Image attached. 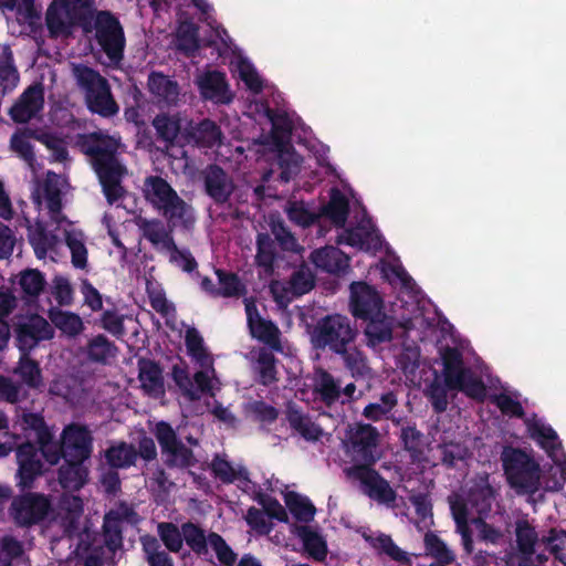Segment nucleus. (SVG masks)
Returning a JSON list of instances; mask_svg holds the SVG:
<instances>
[{"label":"nucleus","instance_id":"nucleus-1","mask_svg":"<svg viewBox=\"0 0 566 566\" xmlns=\"http://www.w3.org/2000/svg\"><path fill=\"white\" fill-rule=\"evenodd\" d=\"M75 145L90 158L106 201L114 205L120 200L126 193L122 181L127 175V168L118 157L119 139L97 130L77 134Z\"/></svg>","mask_w":566,"mask_h":566},{"label":"nucleus","instance_id":"nucleus-2","mask_svg":"<svg viewBox=\"0 0 566 566\" xmlns=\"http://www.w3.org/2000/svg\"><path fill=\"white\" fill-rule=\"evenodd\" d=\"M143 191L145 200L165 219V230H169L170 234L177 228L189 230L193 227V208L166 179L160 176H148L144 181Z\"/></svg>","mask_w":566,"mask_h":566},{"label":"nucleus","instance_id":"nucleus-3","mask_svg":"<svg viewBox=\"0 0 566 566\" xmlns=\"http://www.w3.org/2000/svg\"><path fill=\"white\" fill-rule=\"evenodd\" d=\"M86 23L82 31L85 34L95 31V40L111 64L118 65L124 59L126 38L118 18L108 10L96 11L90 4Z\"/></svg>","mask_w":566,"mask_h":566},{"label":"nucleus","instance_id":"nucleus-4","mask_svg":"<svg viewBox=\"0 0 566 566\" xmlns=\"http://www.w3.org/2000/svg\"><path fill=\"white\" fill-rule=\"evenodd\" d=\"M73 76L83 92L85 105L92 114L109 118L119 112L107 78L98 71L85 64H75Z\"/></svg>","mask_w":566,"mask_h":566},{"label":"nucleus","instance_id":"nucleus-5","mask_svg":"<svg viewBox=\"0 0 566 566\" xmlns=\"http://www.w3.org/2000/svg\"><path fill=\"white\" fill-rule=\"evenodd\" d=\"M358 329L352 319L342 314H328L313 326L310 338L312 347L336 355L343 348L355 343Z\"/></svg>","mask_w":566,"mask_h":566},{"label":"nucleus","instance_id":"nucleus-6","mask_svg":"<svg viewBox=\"0 0 566 566\" xmlns=\"http://www.w3.org/2000/svg\"><path fill=\"white\" fill-rule=\"evenodd\" d=\"M502 467L511 488L520 494L534 495L541 488V467L520 448L505 447L501 454Z\"/></svg>","mask_w":566,"mask_h":566},{"label":"nucleus","instance_id":"nucleus-7","mask_svg":"<svg viewBox=\"0 0 566 566\" xmlns=\"http://www.w3.org/2000/svg\"><path fill=\"white\" fill-rule=\"evenodd\" d=\"M440 354L447 388L461 391L469 398L483 401L486 396V387L471 368L464 366L463 355L460 349L447 346Z\"/></svg>","mask_w":566,"mask_h":566},{"label":"nucleus","instance_id":"nucleus-8","mask_svg":"<svg viewBox=\"0 0 566 566\" xmlns=\"http://www.w3.org/2000/svg\"><path fill=\"white\" fill-rule=\"evenodd\" d=\"M136 224L143 235L158 252L170 253V262L181 261L180 266L185 272H192L197 268V261L188 251L178 249L174 234L165 230L164 221L157 218H138Z\"/></svg>","mask_w":566,"mask_h":566},{"label":"nucleus","instance_id":"nucleus-9","mask_svg":"<svg viewBox=\"0 0 566 566\" xmlns=\"http://www.w3.org/2000/svg\"><path fill=\"white\" fill-rule=\"evenodd\" d=\"M95 2H50L45 24L51 38L69 36L75 27L86 23L90 4Z\"/></svg>","mask_w":566,"mask_h":566},{"label":"nucleus","instance_id":"nucleus-10","mask_svg":"<svg viewBox=\"0 0 566 566\" xmlns=\"http://www.w3.org/2000/svg\"><path fill=\"white\" fill-rule=\"evenodd\" d=\"M154 434L165 457L164 464L168 469H188L196 465L193 451L184 444L169 422H157Z\"/></svg>","mask_w":566,"mask_h":566},{"label":"nucleus","instance_id":"nucleus-11","mask_svg":"<svg viewBox=\"0 0 566 566\" xmlns=\"http://www.w3.org/2000/svg\"><path fill=\"white\" fill-rule=\"evenodd\" d=\"M344 472L348 479L360 482L363 493L369 499L388 506L395 504L397 492L373 465H350Z\"/></svg>","mask_w":566,"mask_h":566},{"label":"nucleus","instance_id":"nucleus-12","mask_svg":"<svg viewBox=\"0 0 566 566\" xmlns=\"http://www.w3.org/2000/svg\"><path fill=\"white\" fill-rule=\"evenodd\" d=\"M21 428L23 431L34 432L39 453L46 462L55 465L61 459L64 460L62 440L60 442L54 441L53 432L41 413L23 412L21 417Z\"/></svg>","mask_w":566,"mask_h":566},{"label":"nucleus","instance_id":"nucleus-13","mask_svg":"<svg viewBox=\"0 0 566 566\" xmlns=\"http://www.w3.org/2000/svg\"><path fill=\"white\" fill-rule=\"evenodd\" d=\"M10 510L17 525L30 527L48 516L51 503L44 494L29 492L14 497Z\"/></svg>","mask_w":566,"mask_h":566},{"label":"nucleus","instance_id":"nucleus-14","mask_svg":"<svg viewBox=\"0 0 566 566\" xmlns=\"http://www.w3.org/2000/svg\"><path fill=\"white\" fill-rule=\"evenodd\" d=\"M18 470L15 473L17 486L25 491L34 486V481L43 474V462L36 444L23 440L15 452Z\"/></svg>","mask_w":566,"mask_h":566},{"label":"nucleus","instance_id":"nucleus-15","mask_svg":"<svg viewBox=\"0 0 566 566\" xmlns=\"http://www.w3.org/2000/svg\"><path fill=\"white\" fill-rule=\"evenodd\" d=\"M61 439L64 461H87L93 453L94 438L87 426L72 422L64 427Z\"/></svg>","mask_w":566,"mask_h":566},{"label":"nucleus","instance_id":"nucleus-16","mask_svg":"<svg viewBox=\"0 0 566 566\" xmlns=\"http://www.w3.org/2000/svg\"><path fill=\"white\" fill-rule=\"evenodd\" d=\"M384 310V300L375 286L364 281L349 285V311L355 318L366 319Z\"/></svg>","mask_w":566,"mask_h":566},{"label":"nucleus","instance_id":"nucleus-17","mask_svg":"<svg viewBox=\"0 0 566 566\" xmlns=\"http://www.w3.org/2000/svg\"><path fill=\"white\" fill-rule=\"evenodd\" d=\"M247 324L251 336L274 350H281V332L271 319L263 318L254 300L244 298Z\"/></svg>","mask_w":566,"mask_h":566},{"label":"nucleus","instance_id":"nucleus-18","mask_svg":"<svg viewBox=\"0 0 566 566\" xmlns=\"http://www.w3.org/2000/svg\"><path fill=\"white\" fill-rule=\"evenodd\" d=\"M44 108L42 83L28 86L9 109L10 118L17 124H27L38 117Z\"/></svg>","mask_w":566,"mask_h":566},{"label":"nucleus","instance_id":"nucleus-19","mask_svg":"<svg viewBox=\"0 0 566 566\" xmlns=\"http://www.w3.org/2000/svg\"><path fill=\"white\" fill-rule=\"evenodd\" d=\"M497 489L491 483L489 473H479L472 480L467 492L470 510L478 517H486L497 496Z\"/></svg>","mask_w":566,"mask_h":566},{"label":"nucleus","instance_id":"nucleus-20","mask_svg":"<svg viewBox=\"0 0 566 566\" xmlns=\"http://www.w3.org/2000/svg\"><path fill=\"white\" fill-rule=\"evenodd\" d=\"M378 431L371 424H358L357 428L352 432L349 441L350 448L353 452L355 465H374L377 461V457L375 454L377 442H378Z\"/></svg>","mask_w":566,"mask_h":566},{"label":"nucleus","instance_id":"nucleus-21","mask_svg":"<svg viewBox=\"0 0 566 566\" xmlns=\"http://www.w3.org/2000/svg\"><path fill=\"white\" fill-rule=\"evenodd\" d=\"M54 335L50 323L40 315H32L15 327V339L22 352L33 349L41 340L51 339Z\"/></svg>","mask_w":566,"mask_h":566},{"label":"nucleus","instance_id":"nucleus-22","mask_svg":"<svg viewBox=\"0 0 566 566\" xmlns=\"http://www.w3.org/2000/svg\"><path fill=\"white\" fill-rule=\"evenodd\" d=\"M147 87L154 102L159 106H177L180 99V85L163 72L151 71Z\"/></svg>","mask_w":566,"mask_h":566},{"label":"nucleus","instance_id":"nucleus-23","mask_svg":"<svg viewBox=\"0 0 566 566\" xmlns=\"http://www.w3.org/2000/svg\"><path fill=\"white\" fill-rule=\"evenodd\" d=\"M206 193L217 203L224 205L234 191V185L228 174L217 164L209 165L203 172Z\"/></svg>","mask_w":566,"mask_h":566},{"label":"nucleus","instance_id":"nucleus-24","mask_svg":"<svg viewBox=\"0 0 566 566\" xmlns=\"http://www.w3.org/2000/svg\"><path fill=\"white\" fill-rule=\"evenodd\" d=\"M285 419L292 430L297 432L304 440L316 442L323 436V429L315 423L308 413H305L301 406L294 401H287L285 405Z\"/></svg>","mask_w":566,"mask_h":566},{"label":"nucleus","instance_id":"nucleus-25","mask_svg":"<svg viewBox=\"0 0 566 566\" xmlns=\"http://www.w3.org/2000/svg\"><path fill=\"white\" fill-rule=\"evenodd\" d=\"M198 86L205 99L228 104L233 98L223 72L207 71L198 78Z\"/></svg>","mask_w":566,"mask_h":566},{"label":"nucleus","instance_id":"nucleus-26","mask_svg":"<svg viewBox=\"0 0 566 566\" xmlns=\"http://www.w3.org/2000/svg\"><path fill=\"white\" fill-rule=\"evenodd\" d=\"M363 321L366 323L364 334L367 346L375 348L392 339L394 318L384 310Z\"/></svg>","mask_w":566,"mask_h":566},{"label":"nucleus","instance_id":"nucleus-27","mask_svg":"<svg viewBox=\"0 0 566 566\" xmlns=\"http://www.w3.org/2000/svg\"><path fill=\"white\" fill-rule=\"evenodd\" d=\"M138 380L143 390L154 397L165 394L163 368L159 363L148 359H138Z\"/></svg>","mask_w":566,"mask_h":566},{"label":"nucleus","instance_id":"nucleus-28","mask_svg":"<svg viewBox=\"0 0 566 566\" xmlns=\"http://www.w3.org/2000/svg\"><path fill=\"white\" fill-rule=\"evenodd\" d=\"M310 260L319 270L327 273H340L348 268V258L339 249L334 247H324L314 250Z\"/></svg>","mask_w":566,"mask_h":566},{"label":"nucleus","instance_id":"nucleus-29","mask_svg":"<svg viewBox=\"0 0 566 566\" xmlns=\"http://www.w3.org/2000/svg\"><path fill=\"white\" fill-rule=\"evenodd\" d=\"M527 432L531 439L545 450L547 455L556 461L557 452L562 450V443L556 431L539 421H526Z\"/></svg>","mask_w":566,"mask_h":566},{"label":"nucleus","instance_id":"nucleus-30","mask_svg":"<svg viewBox=\"0 0 566 566\" xmlns=\"http://www.w3.org/2000/svg\"><path fill=\"white\" fill-rule=\"evenodd\" d=\"M336 356L342 358L344 368L356 379H368L371 376V368L366 354L354 344L343 348Z\"/></svg>","mask_w":566,"mask_h":566},{"label":"nucleus","instance_id":"nucleus-31","mask_svg":"<svg viewBox=\"0 0 566 566\" xmlns=\"http://www.w3.org/2000/svg\"><path fill=\"white\" fill-rule=\"evenodd\" d=\"M314 392L327 407L336 403L342 396V384L329 371L318 368L314 377Z\"/></svg>","mask_w":566,"mask_h":566},{"label":"nucleus","instance_id":"nucleus-32","mask_svg":"<svg viewBox=\"0 0 566 566\" xmlns=\"http://www.w3.org/2000/svg\"><path fill=\"white\" fill-rule=\"evenodd\" d=\"M80 461H64L60 467L57 478L64 490L80 491L88 481V468Z\"/></svg>","mask_w":566,"mask_h":566},{"label":"nucleus","instance_id":"nucleus-33","mask_svg":"<svg viewBox=\"0 0 566 566\" xmlns=\"http://www.w3.org/2000/svg\"><path fill=\"white\" fill-rule=\"evenodd\" d=\"M40 135V127L18 128L10 138V148L23 161L32 166L35 161V153L30 139L35 140V136Z\"/></svg>","mask_w":566,"mask_h":566},{"label":"nucleus","instance_id":"nucleus-34","mask_svg":"<svg viewBox=\"0 0 566 566\" xmlns=\"http://www.w3.org/2000/svg\"><path fill=\"white\" fill-rule=\"evenodd\" d=\"M295 535L302 541L305 552L315 560L323 562L327 556V544L324 537L307 525H296Z\"/></svg>","mask_w":566,"mask_h":566},{"label":"nucleus","instance_id":"nucleus-35","mask_svg":"<svg viewBox=\"0 0 566 566\" xmlns=\"http://www.w3.org/2000/svg\"><path fill=\"white\" fill-rule=\"evenodd\" d=\"M20 81L14 65L13 52L9 45H3L0 52V92L2 96L11 93Z\"/></svg>","mask_w":566,"mask_h":566},{"label":"nucleus","instance_id":"nucleus-36","mask_svg":"<svg viewBox=\"0 0 566 566\" xmlns=\"http://www.w3.org/2000/svg\"><path fill=\"white\" fill-rule=\"evenodd\" d=\"M49 318L54 327L70 338H75L84 331V323L76 313L52 308L49 311Z\"/></svg>","mask_w":566,"mask_h":566},{"label":"nucleus","instance_id":"nucleus-37","mask_svg":"<svg viewBox=\"0 0 566 566\" xmlns=\"http://www.w3.org/2000/svg\"><path fill=\"white\" fill-rule=\"evenodd\" d=\"M399 440L413 461H419L424 454L426 437L417 429L415 422H406L400 429Z\"/></svg>","mask_w":566,"mask_h":566},{"label":"nucleus","instance_id":"nucleus-38","mask_svg":"<svg viewBox=\"0 0 566 566\" xmlns=\"http://www.w3.org/2000/svg\"><path fill=\"white\" fill-rule=\"evenodd\" d=\"M137 458L138 453L136 448L125 441L111 446L105 451L106 463L115 470L127 469L135 465Z\"/></svg>","mask_w":566,"mask_h":566},{"label":"nucleus","instance_id":"nucleus-39","mask_svg":"<svg viewBox=\"0 0 566 566\" xmlns=\"http://www.w3.org/2000/svg\"><path fill=\"white\" fill-rule=\"evenodd\" d=\"M323 214L328 218L336 228H343L349 214V201L338 189L333 188L328 203L323 208Z\"/></svg>","mask_w":566,"mask_h":566},{"label":"nucleus","instance_id":"nucleus-40","mask_svg":"<svg viewBox=\"0 0 566 566\" xmlns=\"http://www.w3.org/2000/svg\"><path fill=\"white\" fill-rule=\"evenodd\" d=\"M214 274L219 283L218 297H241L247 294V286L237 273L214 269Z\"/></svg>","mask_w":566,"mask_h":566},{"label":"nucleus","instance_id":"nucleus-41","mask_svg":"<svg viewBox=\"0 0 566 566\" xmlns=\"http://www.w3.org/2000/svg\"><path fill=\"white\" fill-rule=\"evenodd\" d=\"M117 347L105 335L98 334L88 340L86 346L87 358L97 364L105 365L109 358L116 356Z\"/></svg>","mask_w":566,"mask_h":566},{"label":"nucleus","instance_id":"nucleus-42","mask_svg":"<svg viewBox=\"0 0 566 566\" xmlns=\"http://www.w3.org/2000/svg\"><path fill=\"white\" fill-rule=\"evenodd\" d=\"M287 284V291L292 293L293 296H302L314 289L315 274L307 264L302 263L293 271Z\"/></svg>","mask_w":566,"mask_h":566},{"label":"nucleus","instance_id":"nucleus-43","mask_svg":"<svg viewBox=\"0 0 566 566\" xmlns=\"http://www.w3.org/2000/svg\"><path fill=\"white\" fill-rule=\"evenodd\" d=\"M284 501L291 514L300 522H310L314 518L316 509L305 496L290 491L284 495Z\"/></svg>","mask_w":566,"mask_h":566},{"label":"nucleus","instance_id":"nucleus-44","mask_svg":"<svg viewBox=\"0 0 566 566\" xmlns=\"http://www.w3.org/2000/svg\"><path fill=\"white\" fill-rule=\"evenodd\" d=\"M439 458L447 469H453L459 462H463L470 457V451L464 443L461 442H443L437 446Z\"/></svg>","mask_w":566,"mask_h":566},{"label":"nucleus","instance_id":"nucleus-45","mask_svg":"<svg viewBox=\"0 0 566 566\" xmlns=\"http://www.w3.org/2000/svg\"><path fill=\"white\" fill-rule=\"evenodd\" d=\"M153 126L157 138L167 144H174L181 129L179 117L168 114H158L153 120Z\"/></svg>","mask_w":566,"mask_h":566},{"label":"nucleus","instance_id":"nucleus-46","mask_svg":"<svg viewBox=\"0 0 566 566\" xmlns=\"http://www.w3.org/2000/svg\"><path fill=\"white\" fill-rule=\"evenodd\" d=\"M182 528V542L190 547V549L198 556L208 554V535L206 536L205 531L192 522H186L181 525Z\"/></svg>","mask_w":566,"mask_h":566},{"label":"nucleus","instance_id":"nucleus-47","mask_svg":"<svg viewBox=\"0 0 566 566\" xmlns=\"http://www.w3.org/2000/svg\"><path fill=\"white\" fill-rule=\"evenodd\" d=\"M35 140L50 150L53 161L64 163L69 160L66 142L59 134L40 128V135L35 136Z\"/></svg>","mask_w":566,"mask_h":566},{"label":"nucleus","instance_id":"nucleus-48","mask_svg":"<svg viewBox=\"0 0 566 566\" xmlns=\"http://www.w3.org/2000/svg\"><path fill=\"white\" fill-rule=\"evenodd\" d=\"M193 138L199 146L212 148L222 143V132L216 122L206 118L196 127Z\"/></svg>","mask_w":566,"mask_h":566},{"label":"nucleus","instance_id":"nucleus-49","mask_svg":"<svg viewBox=\"0 0 566 566\" xmlns=\"http://www.w3.org/2000/svg\"><path fill=\"white\" fill-rule=\"evenodd\" d=\"M424 548L428 555L433 557L436 564H452L455 560L454 553L433 532H427L423 537Z\"/></svg>","mask_w":566,"mask_h":566},{"label":"nucleus","instance_id":"nucleus-50","mask_svg":"<svg viewBox=\"0 0 566 566\" xmlns=\"http://www.w3.org/2000/svg\"><path fill=\"white\" fill-rule=\"evenodd\" d=\"M517 551L520 554L534 555L538 535L527 520H518L515 527Z\"/></svg>","mask_w":566,"mask_h":566},{"label":"nucleus","instance_id":"nucleus-51","mask_svg":"<svg viewBox=\"0 0 566 566\" xmlns=\"http://www.w3.org/2000/svg\"><path fill=\"white\" fill-rule=\"evenodd\" d=\"M397 405L396 394L387 391L380 396L379 401L368 403L363 410V416L368 420L379 421L386 418Z\"/></svg>","mask_w":566,"mask_h":566},{"label":"nucleus","instance_id":"nucleus-52","mask_svg":"<svg viewBox=\"0 0 566 566\" xmlns=\"http://www.w3.org/2000/svg\"><path fill=\"white\" fill-rule=\"evenodd\" d=\"M15 373L30 388L38 389L42 386V374L39 363L27 355L20 358Z\"/></svg>","mask_w":566,"mask_h":566},{"label":"nucleus","instance_id":"nucleus-53","mask_svg":"<svg viewBox=\"0 0 566 566\" xmlns=\"http://www.w3.org/2000/svg\"><path fill=\"white\" fill-rule=\"evenodd\" d=\"M276 363L277 359L271 350L265 348L260 350L256 358V365L260 382L263 386H270L277 380Z\"/></svg>","mask_w":566,"mask_h":566},{"label":"nucleus","instance_id":"nucleus-54","mask_svg":"<svg viewBox=\"0 0 566 566\" xmlns=\"http://www.w3.org/2000/svg\"><path fill=\"white\" fill-rule=\"evenodd\" d=\"M185 344L188 355L197 363L201 366H206L209 363V354L205 347L203 338L195 327L186 331Z\"/></svg>","mask_w":566,"mask_h":566},{"label":"nucleus","instance_id":"nucleus-55","mask_svg":"<svg viewBox=\"0 0 566 566\" xmlns=\"http://www.w3.org/2000/svg\"><path fill=\"white\" fill-rule=\"evenodd\" d=\"M103 541L106 548L115 553L123 546V524L113 520L107 514L103 518Z\"/></svg>","mask_w":566,"mask_h":566},{"label":"nucleus","instance_id":"nucleus-56","mask_svg":"<svg viewBox=\"0 0 566 566\" xmlns=\"http://www.w3.org/2000/svg\"><path fill=\"white\" fill-rule=\"evenodd\" d=\"M46 282L42 272L36 269H28L21 272L19 285L23 293L36 297L44 290Z\"/></svg>","mask_w":566,"mask_h":566},{"label":"nucleus","instance_id":"nucleus-57","mask_svg":"<svg viewBox=\"0 0 566 566\" xmlns=\"http://www.w3.org/2000/svg\"><path fill=\"white\" fill-rule=\"evenodd\" d=\"M209 545L216 553L218 562L222 566H234L238 554L230 547L226 539L216 532L208 534Z\"/></svg>","mask_w":566,"mask_h":566},{"label":"nucleus","instance_id":"nucleus-58","mask_svg":"<svg viewBox=\"0 0 566 566\" xmlns=\"http://www.w3.org/2000/svg\"><path fill=\"white\" fill-rule=\"evenodd\" d=\"M158 535L165 547L171 553H178L182 548V528L171 522H161L158 524Z\"/></svg>","mask_w":566,"mask_h":566},{"label":"nucleus","instance_id":"nucleus-59","mask_svg":"<svg viewBox=\"0 0 566 566\" xmlns=\"http://www.w3.org/2000/svg\"><path fill=\"white\" fill-rule=\"evenodd\" d=\"M255 261L259 266L272 269L275 261V244L268 233H259L256 237Z\"/></svg>","mask_w":566,"mask_h":566},{"label":"nucleus","instance_id":"nucleus-60","mask_svg":"<svg viewBox=\"0 0 566 566\" xmlns=\"http://www.w3.org/2000/svg\"><path fill=\"white\" fill-rule=\"evenodd\" d=\"M374 547L389 556L392 560L406 566H411V558L392 541L389 535L380 534L375 539Z\"/></svg>","mask_w":566,"mask_h":566},{"label":"nucleus","instance_id":"nucleus-61","mask_svg":"<svg viewBox=\"0 0 566 566\" xmlns=\"http://www.w3.org/2000/svg\"><path fill=\"white\" fill-rule=\"evenodd\" d=\"M143 551L148 566H174L172 558L167 552L160 549V545L155 537L143 543Z\"/></svg>","mask_w":566,"mask_h":566},{"label":"nucleus","instance_id":"nucleus-62","mask_svg":"<svg viewBox=\"0 0 566 566\" xmlns=\"http://www.w3.org/2000/svg\"><path fill=\"white\" fill-rule=\"evenodd\" d=\"M28 239L35 255L39 259L44 258L51 248V242L45 227L42 223H36L34 228H30Z\"/></svg>","mask_w":566,"mask_h":566},{"label":"nucleus","instance_id":"nucleus-63","mask_svg":"<svg viewBox=\"0 0 566 566\" xmlns=\"http://www.w3.org/2000/svg\"><path fill=\"white\" fill-rule=\"evenodd\" d=\"M542 541L549 546L551 552L566 565V531L551 528L548 535L544 536Z\"/></svg>","mask_w":566,"mask_h":566},{"label":"nucleus","instance_id":"nucleus-64","mask_svg":"<svg viewBox=\"0 0 566 566\" xmlns=\"http://www.w3.org/2000/svg\"><path fill=\"white\" fill-rule=\"evenodd\" d=\"M493 403L501 410L505 416L523 418L525 416L522 403L513 399L510 395L501 392L495 395L492 399Z\"/></svg>","mask_w":566,"mask_h":566}]
</instances>
